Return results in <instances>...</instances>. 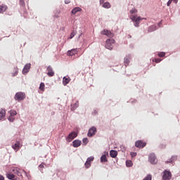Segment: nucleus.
Returning a JSON list of instances; mask_svg holds the SVG:
<instances>
[{"label": "nucleus", "instance_id": "obj_29", "mask_svg": "<svg viewBox=\"0 0 180 180\" xmlns=\"http://www.w3.org/2000/svg\"><path fill=\"white\" fill-rule=\"evenodd\" d=\"M46 85H44V83L41 82L39 85V89L40 91H44V88H45Z\"/></svg>", "mask_w": 180, "mask_h": 180}, {"label": "nucleus", "instance_id": "obj_30", "mask_svg": "<svg viewBox=\"0 0 180 180\" xmlns=\"http://www.w3.org/2000/svg\"><path fill=\"white\" fill-rule=\"evenodd\" d=\"M67 141H68V143H70V141H72V140H74V136H68L66 138Z\"/></svg>", "mask_w": 180, "mask_h": 180}, {"label": "nucleus", "instance_id": "obj_12", "mask_svg": "<svg viewBox=\"0 0 180 180\" xmlns=\"http://www.w3.org/2000/svg\"><path fill=\"white\" fill-rule=\"evenodd\" d=\"M47 71V75L49 77H54V71H53V68H51V66H48Z\"/></svg>", "mask_w": 180, "mask_h": 180}, {"label": "nucleus", "instance_id": "obj_3", "mask_svg": "<svg viewBox=\"0 0 180 180\" xmlns=\"http://www.w3.org/2000/svg\"><path fill=\"white\" fill-rule=\"evenodd\" d=\"M26 98V94L23 92L19 91L15 94L14 96V99L15 101H23Z\"/></svg>", "mask_w": 180, "mask_h": 180}, {"label": "nucleus", "instance_id": "obj_27", "mask_svg": "<svg viewBox=\"0 0 180 180\" xmlns=\"http://www.w3.org/2000/svg\"><path fill=\"white\" fill-rule=\"evenodd\" d=\"M16 115H18V112H16V110H10V115L11 116H16Z\"/></svg>", "mask_w": 180, "mask_h": 180}, {"label": "nucleus", "instance_id": "obj_19", "mask_svg": "<svg viewBox=\"0 0 180 180\" xmlns=\"http://www.w3.org/2000/svg\"><path fill=\"white\" fill-rule=\"evenodd\" d=\"M81 11H82V8H81L79 7H75L72 10V15H75V13H77L78 12H81Z\"/></svg>", "mask_w": 180, "mask_h": 180}, {"label": "nucleus", "instance_id": "obj_42", "mask_svg": "<svg viewBox=\"0 0 180 180\" xmlns=\"http://www.w3.org/2000/svg\"><path fill=\"white\" fill-rule=\"evenodd\" d=\"M172 4V0H169L167 2V6H169Z\"/></svg>", "mask_w": 180, "mask_h": 180}, {"label": "nucleus", "instance_id": "obj_34", "mask_svg": "<svg viewBox=\"0 0 180 180\" xmlns=\"http://www.w3.org/2000/svg\"><path fill=\"white\" fill-rule=\"evenodd\" d=\"M124 64H127V65H129V64H130V60H129V58H124Z\"/></svg>", "mask_w": 180, "mask_h": 180}, {"label": "nucleus", "instance_id": "obj_35", "mask_svg": "<svg viewBox=\"0 0 180 180\" xmlns=\"http://www.w3.org/2000/svg\"><path fill=\"white\" fill-rule=\"evenodd\" d=\"M152 177L150 174H148L143 180H151Z\"/></svg>", "mask_w": 180, "mask_h": 180}, {"label": "nucleus", "instance_id": "obj_9", "mask_svg": "<svg viewBox=\"0 0 180 180\" xmlns=\"http://www.w3.org/2000/svg\"><path fill=\"white\" fill-rule=\"evenodd\" d=\"M94 156H91V157L88 158L86 162L84 163L85 167L89 168L91 167V162H92V161H94Z\"/></svg>", "mask_w": 180, "mask_h": 180}, {"label": "nucleus", "instance_id": "obj_23", "mask_svg": "<svg viewBox=\"0 0 180 180\" xmlns=\"http://www.w3.org/2000/svg\"><path fill=\"white\" fill-rule=\"evenodd\" d=\"M101 162H108V158H106V155H103L101 157Z\"/></svg>", "mask_w": 180, "mask_h": 180}, {"label": "nucleus", "instance_id": "obj_37", "mask_svg": "<svg viewBox=\"0 0 180 180\" xmlns=\"http://www.w3.org/2000/svg\"><path fill=\"white\" fill-rule=\"evenodd\" d=\"M130 155H131V158H134V157H136L137 155V153L131 152L130 153Z\"/></svg>", "mask_w": 180, "mask_h": 180}, {"label": "nucleus", "instance_id": "obj_16", "mask_svg": "<svg viewBox=\"0 0 180 180\" xmlns=\"http://www.w3.org/2000/svg\"><path fill=\"white\" fill-rule=\"evenodd\" d=\"M81 141L79 140H75L73 142H72V146L73 147H75V148H77L78 147H79V146H81Z\"/></svg>", "mask_w": 180, "mask_h": 180}, {"label": "nucleus", "instance_id": "obj_18", "mask_svg": "<svg viewBox=\"0 0 180 180\" xmlns=\"http://www.w3.org/2000/svg\"><path fill=\"white\" fill-rule=\"evenodd\" d=\"M110 155L112 158H116L117 157V151L111 150L110 151Z\"/></svg>", "mask_w": 180, "mask_h": 180}, {"label": "nucleus", "instance_id": "obj_8", "mask_svg": "<svg viewBox=\"0 0 180 180\" xmlns=\"http://www.w3.org/2000/svg\"><path fill=\"white\" fill-rule=\"evenodd\" d=\"M146 144L147 143L146 142H143L141 141H137L135 143V146L137 147V148H143V147H146Z\"/></svg>", "mask_w": 180, "mask_h": 180}, {"label": "nucleus", "instance_id": "obj_5", "mask_svg": "<svg viewBox=\"0 0 180 180\" xmlns=\"http://www.w3.org/2000/svg\"><path fill=\"white\" fill-rule=\"evenodd\" d=\"M172 178V174H171V172L165 170L163 172V175H162V180H169Z\"/></svg>", "mask_w": 180, "mask_h": 180}, {"label": "nucleus", "instance_id": "obj_1", "mask_svg": "<svg viewBox=\"0 0 180 180\" xmlns=\"http://www.w3.org/2000/svg\"><path fill=\"white\" fill-rule=\"evenodd\" d=\"M130 19L132 20V22H134V26L135 27H140V21L143 20V19L146 18H143L140 16H137V15H131L129 16Z\"/></svg>", "mask_w": 180, "mask_h": 180}, {"label": "nucleus", "instance_id": "obj_13", "mask_svg": "<svg viewBox=\"0 0 180 180\" xmlns=\"http://www.w3.org/2000/svg\"><path fill=\"white\" fill-rule=\"evenodd\" d=\"M29 70H30V64H26L22 70V74H27L29 72Z\"/></svg>", "mask_w": 180, "mask_h": 180}, {"label": "nucleus", "instance_id": "obj_2", "mask_svg": "<svg viewBox=\"0 0 180 180\" xmlns=\"http://www.w3.org/2000/svg\"><path fill=\"white\" fill-rule=\"evenodd\" d=\"M115 43H116V41L113 39H107L105 41V48H107L108 50H112Z\"/></svg>", "mask_w": 180, "mask_h": 180}, {"label": "nucleus", "instance_id": "obj_11", "mask_svg": "<svg viewBox=\"0 0 180 180\" xmlns=\"http://www.w3.org/2000/svg\"><path fill=\"white\" fill-rule=\"evenodd\" d=\"M20 147H22V144H20L19 141H17L14 145L12 146V148H13L15 151L20 150Z\"/></svg>", "mask_w": 180, "mask_h": 180}, {"label": "nucleus", "instance_id": "obj_40", "mask_svg": "<svg viewBox=\"0 0 180 180\" xmlns=\"http://www.w3.org/2000/svg\"><path fill=\"white\" fill-rule=\"evenodd\" d=\"M75 36V33L74 32H72L70 34V39H72Z\"/></svg>", "mask_w": 180, "mask_h": 180}, {"label": "nucleus", "instance_id": "obj_24", "mask_svg": "<svg viewBox=\"0 0 180 180\" xmlns=\"http://www.w3.org/2000/svg\"><path fill=\"white\" fill-rule=\"evenodd\" d=\"M176 156H172L169 160L166 161V164H168L169 162H174V161H176Z\"/></svg>", "mask_w": 180, "mask_h": 180}, {"label": "nucleus", "instance_id": "obj_6", "mask_svg": "<svg viewBox=\"0 0 180 180\" xmlns=\"http://www.w3.org/2000/svg\"><path fill=\"white\" fill-rule=\"evenodd\" d=\"M101 34H103V36H107V37L110 38H112L115 36L114 33H112L110 30H108L106 29H104L103 31H101Z\"/></svg>", "mask_w": 180, "mask_h": 180}, {"label": "nucleus", "instance_id": "obj_36", "mask_svg": "<svg viewBox=\"0 0 180 180\" xmlns=\"http://www.w3.org/2000/svg\"><path fill=\"white\" fill-rule=\"evenodd\" d=\"M82 141L84 143V146H86L87 143H89V141H88L87 138H84Z\"/></svg>", "mask_w": 180, "mask_h": 180}, {"label": "nucleus", "instance_id": "obj_39", "mask_svg": "<svg viewBox=\"0 0 180 180\" xmlns=\"http://www.w3.org/2000/svg\"><path fill=\"white\" fill-rule=\"evenodd\" d=\"M20 5L21 6H25V0H20Z\"/></svg>", "mask_w": 180, "mask_h": 180}, {"label": "nucleus", "instance_id": "obj_38", "mask_svg": "<svg viewBox=\"0 0 180 180\" xmlns=\"http://www.w3.org/2000/svg\"><path fill=\"white\" fill-rule=\"evenodd\" d=\"M158 57H165V52H160L158 53Z\"/></svg>", "mask_w": 180, "mask_h": 180}, {"label": "nucleus", "instance_id": "obj_32", "mask_svg": "<svg viewBox=\"0 0 180 180\" xmlns=\"http://www.w3.org/2000/svg\"><path fill=\"white\" fill-rule=\"evenodd\" d=\"M129 13H131V15H133V13H137V9L132 8L131 10H130Z\"/></svg>", "mask_w": 180, "mask_h": 180}, {"label": "nucleus", "instance_id": "obj_22", "mask_svg": "<svg viewBox=\"0 0 180 180\" xmlns=\"http://www.w3.org/2000/svg\"><path fill=\"white\" fill-rule=\"evenodd\" d=\"M8 179L15 180V176L13 174L8 173L6 174Z\"/></svg>", "mask_w": 180, "mask_h": 180}, {"label": "nucleus", "instance_id": "obj_46", "mask_svg": "<svg viewBox=\"0 0 180 180\" xmlns=\"http://www.w3.org/2000/svg\"><path fill=\"white\" fill-rule=\"evenodd\" d=\"M70 2H71V1H68H68H67V0L65 1V4H70Z\"/></svg>", "mask_w": 180, "mask_h": 180}, {"label": "nucleus", "instance_id": "obj_31", "mask_svg": "<svg viewBox=\"0 0 180 180\" xmlns=\"http://www.w3.org/2000/svg\"><path fill=\"white\" fill-rule=\"evenodd\" d=\"M19 72V69L18 68H14V73L13 74V77H15V75Z\"/></svg>", "mask_w": 180, "mask_h": 180}, {"label": "nucleus", "instance_id": "obj_44", "mask_svg": "<svg viewBox=\"0 0 180 180\" xmlns=\"http://www.w3.org/2000/svg\"><path fill=\"white\" fill-rule=\"evenodd\" d=\"M0 180H5V177H4V176L1 174H0Z\"/></svg>", "mask_w": 180, "mask_h": 180}, {"label": "nucleus", "instance_id": "obj_45", "mask_svg": "<svg viewBox=\"0 0 180 180\" xmlns=\"http://www.w3.org/2000/svg\"><path fill=\"white\" fill-rule=\"evenodd\" d=\"M172 2H174V4H178V0H172Z\"/></svg>", "mask_w": 180, "mask_h": 180}, {"label": "nucleus", "instance_id": "obj_28", "mask_svg": "<svg viewBox=\"0 0 180 180\" xmlns=\"http://www.w3.org/2000/svg\"><path fill=\"white\" fill-rule=\"evenodd\" d=\"M69 136H78V129H75L74 131L69 134Z\"/></svg>", "mask_w": 180, "mask_h": 180}, {"label": "nucleus", "instance_id": "obj_33", "mask_svg": "<svg viewBox=\"0 0 180 180\" xmlns=\"http://www.w3.org/2000/svg\"><path fill=\"white\" fill-rule=\"evenodd\" d=\"M8 119L9 122H13L15 120V116L10 115Z\"/></svg>", "mask_w": 180, "mask_h": 180}, {"label": "nucleus", "instance_id": "obj_49", "mask_svg": "<svg viewBox=\"0 0 180 180\" xmlns=\"http://www.w3.org/2000/svg\"><path fill=\"white\" fill-rule=\"evenodd\" d=\"M129 39H131V35H129Z\"/></svg>", "mask_w": 180, "mask_h": 180}, {"label": "nucleus", "instance_id": "obj_41", "mask_svg": "<svg viewBox=\"0 0 180 180\" xmlns=\"http://www.w3.org/2000/svg\"><path fill=\"white\" fill-rule=\"evenodd\" d=\"M155 63H161V59L160 58L155 59Z\"/></svg>", "mask_w": 180, "mask_h": 180}, {"label": "nucleus", "instance_id": "obj_48", "mask_svg": "<svg viewBox=\"0 0 180 180\" xmlns=\"http://www.w3.org/2000/svg\"><path fill=\"white\" fill-rule=\"evenodd\" d=\"M122 151H126V149L124 148V149L122 150Z\"/></svg>", "mask_w": 180, "mask_h": 180}, {"label": "nucleus", "instance_id": "obj_26", "mask_svg": "<svg viewBox=\"0 0 180 180\" xmlns=\"http://www.w3.org/2000/svg\"><path fill=\"white\" fill-rule=\"evenodd\" d=\"M126 166L128 167H133V162L131 160H127Z\"/></svg>", "mask_w": 180, "mask_h": 180}, {"label": "nucleus", "instance_id": "obj_14", "mask_svg": "<svg viewBox=\"0 0 180 180\" xmlns=\"http://www.w3.org/2000/svg\"><path fill=\"white\" fill-rule=\"evenodd\" d=\"M70 81H71V78H70L69 77H64L63 78V85L65 86V85H68V84H70Z\"/></svg>", "mask_w": 180, "mask_h": 180}, {"label": "nucleus", "instance_id": "obj_47", "mask_svg": "<svg viewBox=\"0 0 180 180\" xmlns=\"http://www.w3.org/2000/svg\"><path fill=\"white\" fill-rule=\"evenodd\" d=\"M103 2H105V0H100V4H103Z\"/></svg>", "mask_w": 180, "mask_h": 180}, {"label": "nucleus", "instance_id": "obj_4", "mask_svg": "<svg viewBox=\"0 0 180 180\" xmlns=\"http://www.w3.org/2000/svg\"><path fill=\"white\" fill-rule=\"evenodd\" d=\"M12 172H13V174H15V175H18V176H22V173L25 172V174H26V172H25L24 170L20 169L18 167H13L11 169Z\"/></svg>", "mask_w": 180, "mask_h": 180}, {"label": "nucleus", "instance_id": "obj_20", "mask_svg": "<svg viewBox=\"0 0 180 180\" xmlns=\"http://www.w3.org/2000/svg\"><path fill=\"white\" fill-rule=\"evenodd\" d=\"M79 106V102L76 101L74 104L71 105V110H75Z\"/></svg>", "mask_w": 180, "mask_h": 180}, {"label": "nucleus", "instance_id": "obj_10", "mask_svg": "<svg viewBox=\"0 0 180 180\" xmlns=\"http://www.w3.org/2000/svg\"><path fill=\"white\" fill-rule=\"evenodd\" d=\"M96 134V127H92L89 129L87 136H95Z\"/></svg>", "mask_w": 180, "mask_h": 180}, {"label": "nucleus", "instance_id": "obj_17", "mask_svg": "<svg viewBox=\"0 0 180 180\" xmlns=\"http://www.w3.org/2000/svg\"><path fill=\"white\" fill-rule=\"evenodd\" d=\"M78 53V51L77 49H72L68 51V56H75V54Z\"/></svg>", "mask_w": 180, "mask_h": 180}, {"label": "nucleus", "instance_id": "obj_7", "mask_svg": "<svg viewBox=\"0 0 180 180\" xmlns=\"http://www.w3.org/2000/svg\"><path fill=\"white\" fill-rule=\"evenodd\" d=\"M149 162H150V164H157V162H158V160H157V158L155 157V154L154 153H151L149 155Z\"/></svg>", "mask_w": 180, "mask_h": 180}, {"label": "nucleus", "instance_id": "obj_43", "mask_svg": "<svg viewBox=\"0 0 180 180\" xmlns=\"http://www.w3.org/2000/svg\"><path fill=\"white\" fill-rule=\"evenodd\" d=\"M44 165H45V164L42 163V164L39 165V168H44Z\"/></svg>", "mask_w": 180, "mask_h": 180}, {"label": "nucleus", "instance_id": "obj_21", "mask_svg": "<svg viewBox=\"0 0 180 180\" xmlns=\"http://www.w3.org/2000/svg\"><path fill=\"white\" fill-rule=\"evenodd\" d=\"M6 115V111L4 109H2L0 111V120H2L4 117H5V115Z\"/></svg>", "mask_w": 180, "mask_h": 180}, {"label": "nucleus", "instance_id": "obj_15", "mask_svg": "<svg viewBox=\"0 0 180 180\" xmlns=\"http://www.w3.org/2000/svg\"><path fill=\"white\" fill-rule=\"evenodd\" d=\"M8 11V6L5 4L0 5V13H4V12H6Z\"/></svg>", "mask_w": 180, "mask_h": 180}, {"label": "nucleus", "instance_id": "obj_25", "mask_svg": "<svg viewBox=\"0 0 180 180\" xmlns=\"http://www.w3.org/2000/svg\"><path fill=\"white\" fill-rule=\"evenodd\" d=\"M103 8H105L106 9H109V8H110V3L105 2V3L103 4Z\"/></svg>", "mask_w": 180, "mask_h": 180}]
</instances>
